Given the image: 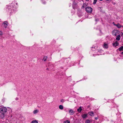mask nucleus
Masks as SVG:
<instances>
[{
	"mask_svg": "<svg viewBox=\"0 0 123 123\" xmlns=\"http://www.w3.org/2000/svg\"><path fill=\"white\" fill-rule=\"evenodd\" d=\"M7 111V109L6 107H2L0 109V113L5 114Z\"/></svg>",
	"mask_w": 123,
	"mask_h": 123,
	"instance_id": "nucleus-1",
	"label": "nucleus"
},
{
	"mask_svg": "<svg viewBox=\"0 0 123 123\" xmlns=\"http://www.w3.org/2000/svg\"><path fill=\"white\" fill-rule=\"evenodd\" d=\"M92 9L90 7H87L86 8V11L88 13H91L92 11Z\"/></svg>",
	"mask_w": 123,
	"mask_h": 123,
	"instance_id": "nucleus-2",
	"label": "nucleus"
},
{
	"mask_svg": "<svg viewBox=\"0 0 123 123\" xmlns=\"http://www.w3.org/2000/svg\"><path fill=\"white\" fill-rule=\"evenodd\" d=\"M5 115V114L1 113V114H0V117L2 119H4Z\"/></svg>",
	"mask_w": 123,
	"mask_h": 123,
	"instance_id": "nucleus-3",
	"label": "nucleus"
},
{
	"mask_svg": "<svg viewBox=\"0 0 123 123\" xmlns=\"http://www.w3.org/2000/svg\"><path fill=\"white\" fill-rule=\"evenodd\" d=\"M119 43H118L117 41H116L115 42L113 43H112V45L116 47L118 45Z\"/></svg>",
	"mask_w": 123,
	"mask_h": 123,
	"instance_id": "nucleus-4",
	"label": "nucleus"
},
{
	"mask_svg": "<svg viewBox=\"0 0 123 123\" xmlns=\"http://www.w3.org/2000/svg\"><path fill=\"white\" fill-rule=\"evenodd\" d=\"M69 112L71 115H73L74 113L73 110L72 109L70 110Z\"/></svg>",
	"mask_w": 123,
	"mask_h": 123,
	"instance_id": "nucleus-5",
	"label": "nucleus"
},
{
	"mask_svg": "<svg viewBox=\"0 0 123 123\" xmlns=\"http://www.w3.org/2000/svg\"><path fill=\"white\" fill-rule=\"evenodd\" d=\"M89 115L91 116H93L94 115V113L93 112V111H91L89 113Z\"/></svg>",
	"mask_w": 123,
	"mask_h": 123,
	"instance_id": "nucleus-6",
	"label": "nucleus"
},
{
	"mask_svg": "<svg viewBox=\"0 0 123 123\" xmlns=\"http://www.w3.org/2000/svg\"><path fill=\"white\" fill-rule=\"evenodd\" d=\"M3 24L4 25V27L5 28H6L7 26L8 22L7 21H4V22Z\"/></svg>",
	"mask_w": 123,
	"mask_h": 123,
	"instance_id": "nucleus-7",
	"label": "nucleus"
},
{
	"mask_svg": "<svg viewBox=\"0 0 123 123\" xmlns=\"http://www.w3.org/2000/svg\"><path fill=\"white\" fill-rule=\"evenodd\" d=\"M77 5L75 3H74L73 4V8L75 9L77 6Z\"/></svg>",
	"mask_w": 123,
	"mask_h": 123,
	"instance_id": "nucleus-8",
	"label": "nucleus"
},
{
	"mask_svg": "<svg viewBox=\"0 0 123 123\" xmlns=\"http://www.w3.org/2000/svg\"><path fill=\"white\" fill-rule=\"evenodd\" d=\"M103 47L107 49L108 48V45L107 44L105 43L104 44Z\"/></svg>",
	"mask_w": 123,
	"mask_h": 123,
	"instance_id": "nucleus-9",
	"label": "nucleus"
},
{
	"mask_svg": "<svg viewBox=\"0 0 123 123\" xmlns=\"http://www.w3.org/2000/svg\"><path fill=\"white\" fill-rule=\"evenodd\" d=\"M81 107L80 106L77 109V111L78 112H81L82 110V109L81 108Z\"/></svg>",
	"mask_w": 123,
	"mask_h": 123,
	"instance_id": "nucleus-10",
	"label": "nucleus"
},
{
	"mask_svg": "<svg viewBox=\"0 0 123 123\" xmlns=\"http://www.w3.org/2000/svg\"><path fill=\"white\" fill-rule=\"evenodd\" d=\"M120 35H118L117 37L116 38V39L118 41H119L120 40Z\"/></svg>",
	"mask_w": 123,
	"mask_h": 123,
	"instance_id": "nucleus-11",
	"label": "nucleus"
},
{
	"mask_svg": "<svg viewBox=\"0 0 123 123\" xmlns=\"http://www.w3.org/2000/svg\"><path fill=\"white\" fill-rule=\"evenodd\" d=\"M39 112V111L37 110H36L34 111H33V113L34 114H36L38 113Z\"/></svg>",
	"mask_w": 123,
	"mask_h": 123,
	"instance_id": "nucleus-12",
	"label": "nucleus"
},
{
	"mask_svg": "<svg viewBox=\"0 0 123 123\" xmlns=\"http://www.w3.org/2000/svg\"><path fill=\"white\" fill-rule=\"evenodd\" d=\"M87 115L86 114H84L82 116V117L83 118H86L87 117Z\"/></svg>",
	"mask_w": 123,
	"mask_h": 123,
	"instance_id": "nucleus-13",
	"label": "nucleus"
},
{
	"mask_svg": "<svg viewBox=\"0 0 123 123\" xmlns=\"http://www.w3.org/2000/svg\"><path fill=\"white\" fill-rule=\"evenodd\" d=\"M59 108L60 109L62 110L63 109V107L62 105H60L59 106Z\"/></svg>",
	"mask_w": 123,
	"mask_h": 123,
	"instance_id": "nucleus-14",
	"label": "nucleus"
},
{
	"mask_svg": "<svg viewBox=\"0 0 123 123\" xmlns=\"http://www.w3.org/2000/svg\"><path fill=\"white\" fill-rule=\"evenodd\" d=\"M47 59V56H44L43 58V60L44 61H45Z\"/></svg>",
	"mask_w": 123,
	"mask_h": 123,
	"instance_id": "nucleus-15",
	"label": "nucleus"
},
{
	"mask_svg": "<svg viewBox=\"0 0 123 123\" xmlns=\"http://www.w3.org/2000/svg\"><path fill=\"white\" fill-rule=\"evenodd\" d=\"M31 123H38L37 121L36 120L32 121L31 122Z\"/></svg>",
	"mask_w": 123,
	"mask_h": 123,
	"instance_id": "nucleus-16",
	"label": "nucleus"
},
{
	"mask_svg": "<svg viewBox=\"0 0 123 123\" xmlns=\"http://www.w3.org/2000/svg\"><path fill=\"white\" fill-rule=\"evenodd\" d=\"M123 46H121V47L118 49L119 50V51H121L123 50Z\"/></svg>",
	"mask_w": 123,
	"mask_h": 123,
	"instance_id": "nucleus-17",
	"label": "nucleus"
},
{
	"mask_svg": "<svg viewBox=\"0 0 123 123\" xmlns=\"http://www.w3.org/2000/svg\"><path fill=\"white\" fill-rule=\"evenodd\" d=\"M85 123H90L89 120L88 119L86 120L85 122Z\"/></svg>",
	"mask_w": 123,
	"mask_h": 123,
	"instance_id": "nucleus-18",
	"label": "nucleus"
},
{
	"mask_svg": "<svg viewBox=\"0 0 123 123\" xmlns=\"http://www.w3.org/2000/svg\"><path fill=\"white\" fill-rule=\"evenodd\" d=\"M64 123H70V122L69 120H67L64 121Z\"/></svg>",
	"mask_w": 123,
	"mask_h": 123,
	"instance_id": "nucleus-19",
	"label": "nucleus"
},
{
	"mask_svg": "<svg viewBox=\"0 0 123 123\" xmlns=\"http://www.w3.org/2000/svg\"><path fill=\"white\" fill-rule=\"evenodd\" d=\"M116 26L118 28H120L121 27V25H120L119 24H118Z\"/></svg>",
	"mask_w": 123,
	"mask_h": 123,
	"instance_id": "nucleus-20",
	"label": "nucleus"
},
{
	"mask_svg": "<svg viewBox=\"0 0 123 123\" xmlns=\"http://www.w3.org/2000/svg\"><path fill=\"white\" fill-rule=\"evenodd\" d=\"M87 5H86V4H84L83 6L82 7L83 8L85 7H86V6Z\"/></svg>",
	"mask_w": 123,
	"mask_h": 123,
	"instance_id": "nucleus-21",
	"label": "nucleus"
},
{
	"mask_svg": "<svg viewBox=\"0 0 123 123\" xmlns=\"http://www.w3.org/2000/svg\"><path fill=\"white\" fill-rule=\"evenodd\" d=\"M97 0H94V1L93 3V4H96Z\"/></svg>",
	"mask_w": 123,
	"mask_h": 123,
	"instance_id": "nucleus-22",
	"label": "nucleus"
},
{
	"mask_svg": "<svg viewBox=\"0 0 123 123\" xmlns=\"http://www.w3.org/2000/svg\"><path fill=\"white\" fill-rule=\"evenodd\" d=\"M107 2H110L111 0H106Z\"/></svg>",
	"mask_w": 123,
	"mask_h": 123,
	"instance_id": "nucleus-23",
	"label": "nucleus"
},
{
	"mask_svg": "<svg viewBox=\"0 0 123 123\" xmlns=\"http://www.w3.org/2000/svg\"><path fill=\"white\" fill-rule=\"evenodd\" d=\"M61 102H64V100L63 99H62L61 100Z\"/></svg>",
	"mask_w": 123,
	"mask_h": 123,
	"instance_id": "nucleus-24",
	"label": "nucleus"
},
{
	"mask_svg": "<svg viewBox=\"0 0 123 123\" xmlns=\"http://www.w3.org/2000/svg\"><path fill=\"white\" fill-rule=\"evenodd\" d=\"M2 32L1 31H0V35H2Z\"/></svg>",
	"mask_w": 123,
	"mask_h": 123,
	"instance_id": "nucleus-25",
	"label": "nucleus"
},
{
	"mask_svg": "<svg viewBox=\"0 0 123 123\" xmlns=\"http://www.w3.org/2000/svg\"><path fill=\"white\" fill-rule=\"evenodd\" d=\"M16 100H18V98H16Z\"/></svg>",
	"mask_w": 123,
	"mask_h": 123,
	"instance_id": "nucleus-26",
	"label": "nucleus"
},
{
	"mask_svg": "<svg viewBox=\"0 0 123 123\" xmlns=\"http://www.w3.org/2000/svg\"><path fill=\"white\" fill-rule=\"evenodd\" d=\"M112 3L113 5H115L116 4V3L115 2H113Z\"/></svg>",
	"mask_w": 123,
	"mask_h": 123,
	"instance_id": "nucleus-27",
	"label": "nucleus"
},
{
	"mask_svg": "<svg viewBox=\"0 0 123 123\" xmlns=\"http://www.w3.org/2000/svg\"><path fill=\"white\" fill-rule=\"evenodd\" d=\"M97 119H98V118L97 117H96L95 118V119H96V120H97Z\"/></svg>",
	"mask_w": 123,
	"mask_h": 123,
	"instance_id": "nucleus-28",
	"label": "nucleus"
},
{
	"mask_svg": "<svg viewBox=\"0 0 123 123\" xmlns=\"http://www.w3.org/2000/svg\"><path fill=\"white\" fill-rule=\"evenodd\" d=\"M86 1H88L89 0H86Z\"/></svg>",
	"mask_w": 123,
	"mask_h": 123,
	"instance_id": "nucleus-29",
	"label": "nucleus"
},
{
	"mask_svg": "<svg viewBox=\"0 0 123 123\" xmlns=\"http://www.w3.org/2000/svg\"><path fill=\"white\" fill-rule=\"evenodd\" d=\"M121 54H123V52H122L121 53Z\"/></svg>",
	"mask_w": 123,
	"mask_h": 123,
	"instance_id": "nucleus-30",
	"label": "nucleus"
},
{
	"mask_svg": "<svg viewBox=\"0 0 123 123\" xmlns=\"http://www.w3.org/2000/svg\"><path fill=\"white\" fill-rule=\"evenodd\" d=\"M100 1H102L103 0H99Z\"/></svg>",
	"mask_w": 123,
	"mask_h": 123,
	"instance_id": "nucleus-31",
	"label": "nucleus"
},
{
	"mask_svg": "<svg viewBox=\"0 0 123 123\" xmlns=\"http://www.w3.org/2000/svg\"><path fill=\"white\" fill-rule=\"evenodd\" d=\"M114 35H115V36H116V34H115Z\"/></svg>",
	"mask_w": 123,
	"mask_h": 123,
	"instance_id": "nucleus-32",
	"label": "nucleus"
},
{
	"mask_svg": "<svg viewBox=\"0 0 123 123\" xmlns=\"http://www.w3.org/2000/svg\"><path fill=\"white\" fill-rule=\"evenodd\" d=\"M113 24H114V22H113Z\"/></svg>",
	"mask_w": 123,
	"mask_h": 123,
	"instance_id": "nucleus-33",
	"label": "nucleus"
},
{
	"mask_svg": "<svg viewBox=\"0 0 123 123\" xmlns=\"http://www.w3.org/2000/svg\"><path fill=\"white\" fill-rule=\"evenodd\" d=\"M113 24H114V22H113Z\"/></svg>",
	"mask_w": 123,
	"mask_h": 123,
	"instance_id": "nucleus-34",
	"label": "nucleus"
},
{
	"mask_svg": "<svg viewBox=\"0 0 123 123\" xmlns=\"http://www.w3.org/2000/svg\"><path fill=\"white\" fill-rule=\"evenodd\" d=\"M97 20L96 19V21Z\"/></svg>",
	"mask_w": 123,
	"mask_h": 123,
	"instance_id": "nucleus-35",
	"label": "nucleus"
},
{
	"mask_svg": "<svg viewBox=\"0 0 123 123\" xmlns=\"http://www.w3.org/2000/svg\"><path fill=\"white\" fill-rule=\"evenodd\" d=\"M97 20L96 19V21Z\"/></svg>",
	"mask_w": 123,
	"mask_h": 123,
	"instance_id": "nucleus-36",
	"label": "nucleus"
}]
</instances>
